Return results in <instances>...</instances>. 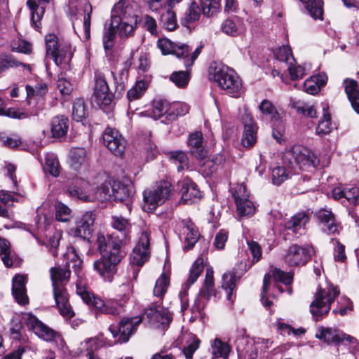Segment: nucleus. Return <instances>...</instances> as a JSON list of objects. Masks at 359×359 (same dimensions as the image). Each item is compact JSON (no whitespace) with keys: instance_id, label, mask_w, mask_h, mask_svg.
Instances as JSON below:
<instances>
[{"instance_id":"obj_61","label":"nucleus","mask_w":359,"mask_h":359,"mask_svg":"<svg viewBox=\"0 0 359 359\" xmlns=\"http://www.w3.org/2000/svg\"><path fill=\"white\" fill-rule=\"evenodd\" d=\"M201 340L193 336L191 341L184 348L183 353L187 359H191L194 352L199 348Z\"/></svg>"},{"instance_id":"obj_46","label":"nucleus","mask_w":359,"mask_h":359,"mask_svg":"<svg viewBox=\"0 0 359 359\" xmlns=\"http://www.w3.org/2000/svg\"><path fill=\"white\" fill-rule=\"evenodd\" d=\"M274 55L276 60L285 65V67L294 60V57L292 55V50L287 46H283L276 49Z\"/></svg>"},{"instance_id":"obj_35","label":"nucleus","mask_w":359,"mask_h":359,"mask_svg":"<svg viewBox=\"0 0 359 359\" xmlns=\"http://www.w3.org/2000/svg\"><path fill=\"white\" fill-rule=\"evenodd\" d=\"M70 166L78 170L86 163V151L83 147L73 148L69 152Z\"/></svg>"},{"instance_id":"obj_48","label":"nucleus","mask_w":359,"mask_h":359,"mask_svg":"<svg viewBox=\"0 0 359 359\" xmlns=\"http://www.w3.org/2000/svg\"><path fill=\"white\" fill-rule=\"evenodd\" d=\"M87 111L85 107L84 100L81 98H77L73 103L72 118L76 121H81L86 118Z\"/></svg>"},{"instance_id":"obj_27","label":"nucleus","mask_w":359,"mask_h":359,"mask_svg":"<svg viewBox=\"0 0 359 359\" xmlns=\"http://www.w3.org/2000/svg\"><path fill=\"white\" fill-rule=\"evenodd\" d=\"M309 215L306 212H298L292 216L286 223L285 229L294 233H302L306 224L309 222Z\"/></svg>"},{"instance_id":"obj_34","label":"nucleus","mask_w":359,"mask_h":359,"mask_svg":"<svg viewBox=\"0 0 359 359\" xmlns=\"http://www.w3.org/2000/svg\"><path fill=\"white\" fill-rule=\"evenodd\" d=\"M239 277L236 276L234 271H229L224 273L222 276V287L226 292V297L229 301H233V290L236 286V283Z\"/></svg>"},{"instance_id":"obj_23","label":"nucleus","mask_w":359,"mask_h":359,"mask_svg":"<svg viewBox=\"0 0 359 359\" xmlns=\"http://www.w3.org/2000/svg\"><path fill=\"white\" fill-rule=\"evenodd\" d=\"M332 196L336 200L344 198L351 204L356 205L359 199V187L355 185L337 186L332 189Z\"/></svg>"},{"instance_id":"obj_4","label":"nucleus","mask_w":359,"mask_h":359,"mask_svg":"<svg viewBox=\"0 0 359 359\" xmlns=\"http://www.w3.org/2000/svg\"><path fill=\"white\" fill-rule=\"evenodd\" d=\"M139 18V8L134 2L119 1L111 13V26L117 28L121 37L133 36L137 27Z\"/></svg>"},{"instance_id":"obj_52","label":"nucleus","mask_w":359,"mask_h":359,"mask_svg":"<svg viewBox=\"0 0 359 359\" xmlns=\"http://www.w3.org/2000/svg\"><path fill=\"white\" fill-rule=\"evenodd\" d=\"M290 172L283 166H277L272 170L271 178L273 184L279 186L287 180Z\"/></svg>"},{"instance_id":"obj_10","label":"nucleus","mask_w":359,"mask_h":359,"mask_svg":"<svg viewBox=\"0 0 359 359\" xmlns=\"http://www.w3.org/2000/svg\"><path fill=\"white\" fill-rule=\"evenodd\" d=\"M157 46L163 55L173 54L183 61L187 68L191 67L201 51V47H198L190 53L189 48L184 43H174L168 39H158Z\"/></svg>"},{"instance_id":"obj_47","label":"nucleus","mask_w":359,"mask_h":359,"mask_svg":"<svg viewBox=\"0 0 359 359\" xmlns=\"http://www.w3.org/2000/svg\"><path fill=\"white\" fill-rule=\"evenodd\" d=\"M36 0H28L27 2V6L30 8L32 11V21L33 23H36V22L39 21L44 13V8L40 7L38 4L36 3ZM39 4L43 3H48L50 1V0H37Z\"/></svg>"},{"instance_id":"obj_22","label":"nucleus","mask_w":359,"mask_h":359,"mask_svg":"<svg viewBox=\"0 0 359 359\" xmlns=\"http://www.w3.org/2000/svg\"><path fill=\"white\" fill-rule=\"evenodd\" d=\"M177 188L182 194V200L186 203L192 202L194 199L201 196L198 186L188 177L177 182Z\"/></svg>"},{"instance_id":"obj_20","label":"nucleus","mask_w":359,"mask_h":359,"mask_svg":"<svg viewBox=\"0 0 359 359\" xmlns=\"http://www.w3.org/2000/svg\"><path fill=\"white\" fill-rule=\"evenodd\" d=\"M95 217L91 212H86L76 220V225L70 229V233L83 240H88L93 229Z\"/></svg>"},{"instance_id":"obj_56","label":"nucleus","mask_w":359,"mask_h":359,"mask_svg":"<svg viewBox=\"0 0 359 359\" xmlns=\"http://www.w3.org/2000/svg\"><path fill=\"white\" fill-rule=\"evenodd\" d=\"M170 160L173 163L177 164V170L179 172L183 170L185 168H188V158L187 154L182 151H176L171 153Z\"/></svg>"},{"instance_id":"obj_29","label":"nucleus","mask_w":359,"mask_h":359,"mask_svg":"<svg viewBox=\"0 0 359 359\" xmlns=\"http://www.w3.org/2000/svg\"><path fill=\"white\" fill-rule=\"evenodd\" d=\"M69 128V119L65 116H55L50 123V132L54 138L66 135Z\"/></svg>"},{"instance_id":"obj_42","label":"nucleus","mask_w":359,"mask_h":359,"mask_svg":"<svg viewBox=\"0 0 359 359\" xmlns=\"http://www.w3.org/2000/svg\"><path fill=\"white\" fill-rule=\"evenodd\" d=\"M169 285V278L165 274H162L156 281L155 286L153 290V294L155 297L158 298V303L162 301L165 294L167 292Z\"/></svg>"},{"instance_id":"obj_39","label":"nucleus","mask_w":359,"mask_h":359,"mask_svg":"<svg viewBox=\"0 0 359 359\" xmlns=\"http://www.w3.org/2000/svg\"><path fill=\"white\" fill-rule=\"evenodd\" d=\"M212 358H222L226 359L230 352L229 346L219 339H215L211 343Z\"/></svg>"},{"instance_id":"obj_58","label":"nucleus","mask_w":359,"mask_h":359,"mask_svg":"<svg viewBox=\"0 0 359 359\" xmlns=\"http://www.w3.org/2000/svg\"><path fill=\"white\" fill-rule=\"evenodd\" d=\"M146 89V86L144 81H140L128 91V98L129 101H133L140 98Z\"/></svg>"},{"instance_id":"obj_19","label":"nucleus","mask_w":359,"mask_h":359,"mask_svg":"<svg viewBox=\"0 0 359 359\" xmlns=\"http://www.w3.org/2000/svg\"><path fill=\"white\" fill-rule=\"evenodd\" d=\"M149 245V233L142 231L130 255V262L133 265L141 266L148 260L150 254Z\"/></svg>"},{"instance_id":"obj_64","label":"nucleus","mask_w":359,"mask_h":359,"mask_svg":"<svg viewBox=\"0 0 359 359\" xmlns=\"http://www.w3.org/2000/svg\"><path fill=\"white\" fill-rule=\"evenodd\" d=\"M118 31L117 28L110 27L103 36V46L106 50H111L114 46V41L116 37V32Z\"/></svg>"},{"instance_id":"obj_38","label":"nucleus","mask_w":359,"mask_h":359,"mask_svg":"<svg viewBox=\"0 0 359 359\" xmlns=\"http://www.w3.org/2000/svg\"><path fill=\"white\" fill-rule=\"evenodd\" d=\"M203 259L198 257L192 264L189 271V278L185 283L186 289H189L201 276L203 271Z\"/></svg>"},{"instance_id":"obj_5","label":"nucleus","mask_w":359,"mask_h":359,"mask_svg":"<svg viewBox=\"0 0 359 359\" xmlns=\"http://www.w3.org/2000/svg\"><path fill=\"white\" fill-rule=\"evenodd\" d=\"M209 78L232 97H238L241 92V79L233 69L222 63H211L209 67Z\"/></svg>"},{"instance_id":"obj_3","label":"nucleus","mask_w":359,"mask_h":359,"mask_svg":"<svg viewBox=\"0 0 359 359\" xmlns=\"http://www.w3.org/2000/svg\"><path fill=\"white\" fill-rule=\"evenodd\" d=\"M96 244L102 257L94 262L93 269L104 280L111 282L116 273L118 264L125 255L121 250L123 240L114 235L98 233Z\"/></svg>"},{"instance_id":"obj_41","label":"nucleus","mask_w":359,"mask_h":359,"mask_svg":"<svg viewBox=\"0 0 359 359\" xmlns=\"http://www.w3.org/2000/svg\"><path fill=\"white\" fill-rule=\"evenodd\" d=\"M310 15L315 19L322 18L323 2L322 0H300Z\"/></svg>"},{"instance_id":"obj_37","label":"nucleus","mask_w":359,"mask_h":359,"mask_svg":"<svg viewBox=\"0 0 359 359\" xmlns=\"http://www.w3.org/2000/svg\"><path fill=\"white\" fill-rule=\"evenodd\" d=\"M260 111L266 116V118L274 122V125L277 123V126L280 123V115L273 106V104L268 100H264L259 106Z\"/></svg>"},{"instance_id":"obj_21","label":"nucleus","mask_w":359,"mask_h":359,"mask_svg":"<svg viewBox=\"0 0 359 359\" xmlns=\"http://www.w3.org/2000/svg\"><path fill=\"white\" fill-rule=\"evenodd\" d=\"M27 275L16 274L12 280V294L15 301L20 305L28 304L26 283Z\"/></svg>"},{"instance_id":"obj_43","label":"nucleus","mask_w":359,"mask_h":359,"mask_svg":"<svg viewBox=\"0 0 359 359\" xmlns=\"http://www.w3.org/2000/svg\"><path fill=\"white\" fill-rule=\"evenodd\" d=\"M111 226L123 233V243L127 238V235L130 233V224L129 221L122 216L111 217Z\"/></svg>"},{"instance_id":"obj_40","label":"nucleus","mask_w":359,"mask_h":359,"mask_svg":"<svg viewBox=\"0 0 359 359\" xmlns=\"http://www.w3.org/2000/svg\"><path fill=\"white\" fill-rule=\"evenodd\" d=\"M65 257L67 260V269L70 270V268H72L75 273L79 276L82 266V260L77 255L76 250L73 248L68 249Z\"/></svg>"},{"instance_id":"obj_1","label":"nucleus","mask_w":359,"mask_h":359,"mask_svg":"<svg viewBox=\"0 0 359 359\" xmlns=\"http://www.w3.org/2000/svg\"><path fill=\"white\" fill-rule=\"evenodd\" d=\"M142 321L154 327L165 329L172 321V314L168 308L156 303L147 308L141 317L124 318L118 325H111L109 327V330L115 339L114 343L127 342Z\"/></svg>"},{"instance_id":"obj_36","label":"nucleus","mask_w":359,"mask_h":359,"mask_svg":"<svg viewBox=\"0 0 359 359\" xmlns=\"http://www.w3.org/2000/svg\"><path fill=\"white\" fill-rule=\"evenodd\" d=\"M162 13L160 17V22L162 26L168 31H173L177 27V22L175 13L172 8L168 7L161 10Z\"/></svg>"},{"instance_id":"obj_24","label":"nucleus","mask_w":359,"mask_h":359,"mask_svg":"<svg viewBox=\"0 0 359 359\" xmlns=\"http://www.w3.org/2000/svg\"><path fill=\"white\" fill-rule=\"evenodd\" d=\"M221 29L228 36H238L243 34L246 28L243 20L236 17L226 19L221 25Z\"/></svg>"},{"instance_id":"obj_51","label":"nucleus","mask_w":359,"mask_h":359,"mask_svg":"<svg viewBox=\"0 0 359 359\" xmlns=\"http://www.w3.org/2000/svg\"><path fill=\"white\" fill-rule=\"evenodd\" d=\"M190 79L189 71L174 72L170 76V80L178 88H184L189 83Z\"/></svg>"},{"instance_id":"obj_60","label":"nucleus","mask_w":359,"mask_h":359,"mask_svg":"<svg viewBox=\"0 0 359 359\" xmlns=\"http://www.w3.org/2000/svg\"><path fill=\"white\" fill-rule=\"evenodd\" d=\"M201 16V8L196 3H191L189 6L184 20L187 22H194L199 19Z\"/></svg>"},{"instance_id":"obj_45","label":"nucleus","mask_w":359,"mask_h":359,"mask_svg":"<svg viewBox=\"0 0 359 359\" xmlns=\"http://www.w3.org/2000/svg\"><path fill=\"white\" fill-rule=\"evenodd\" d=\"M168 119L174 120L179 116H184L189 112V107L184 102L170 103Z\"/></svg>"},{"instance_id":"obj_50","label":"nucleus","mask_w":359,"mask_h":359,"mask_svg":"<svg viewBox=\"0 0 359 359\" xmlns=\"http://www.w3.org/2000/svg\"><path fill=\"white\" fill-rule=\"evenodd\" d=\"M265 276H269V279L271 277H273L275 281L281 282L286 285H290L293 280L292 273L284 272L278 268L271 269L269 273Z\"/></svg>"},{"instance_id":"obj_26","label":"nucleus","mask_w":359,"mask_h":359,"mask_svg":"<svg viewBox=\"0 0 359 359\" xmlns=\"http://www.w3.org/2000/svg\"><path fill=\"white\" fill-rule=\"evenodd\" d=\"M170 102L166 100H157L153 102L152 106L147 110L142 112L141 114L158 119L163 115H166L168 118Z\"/></svg>"},{"instance_id":"obj_28","label":"nucleus","mask_w":359,"mask_h":359,"mask_svg":"<svg viewBox=\"0 0 359 359\" xmlns=\"http://www.w3.org/2000/svg\"><path fill=\"white\" fill-rule=\"evenodd\" d=\"M318 217L320 222L322 230L327 234H334L338 232V226L335 222L333 214L326 210L318 212Z\"/></svg>"},{"instance_id":"obj_12","label":"nucleus","mask_w":359,"mask_h":359,"mask_svg":"<svg viewBox=\"0 0 359 359\" xmlns=\"http://www.w3.org/2000/svg\"><path fill=\"white\" fill-rule=\"evenodd\" d=\"M171 192V184L168 181H161L151 189L144 190L143 210L148 212L154 211L169 198Z\"/></svg>"},{"instance_id":"obj_49","label":"nucleus","mask_w":359,"mask_h":359,"mask_svg":"<svg viewBox=\"0 0 359 359\" xmlns=\"http://www.w3.org/2000/svg\"><path fill=\"white\" fill-rule=\"evenodd\" d=\"M55 218L57 221L67 222L72 217V210L65 204L61 202H56L55 204Z\"/></svg>"},{"instance_id":"obj_31","label":"nucleus","mask_w":359,"mask_h":359,"mask_svg":"<svg viewBox=\"0 0 359 359\" xmlns=\"http://www.w3.org/2000/svg\"><path fill=\"white\" fill-rule=\"evenodd\" d=\"M244 133L242 138V143L244 147H252L257 141V130L252 118L246 114V120L244 121Z\"/></svg>"},{"instance_id":"obj_54","label":"nucleus","mask_w":359,"mask_h":359,"mask_svg":"<svg viewBox=\"0 0 359 359\" xmlns=\"http://www.w3.org/2000/svg\"><path fill=\"white\" fill-rule=\"evenodd\" d=\"M202 11L204 15L211 17L215 15L219 10L218 0H201Z\"/></svg>"},{"instance_id":"obj_59","label":"nucleus","mask_w":359,"mask_h":359,"mask_svg":"<svg viewBox=\"0 0 359 359\" xmlns=\"http://www.w3.org/2000/svg\"><path fill=\"white\" fill-rule=\"evenodd\" d=\"M85 12L87 13L83 18V30L85 38L89 39L90 37V22H91V13L92 6L90 4L86 3L84 6Z\"/></svg>"},{"instance_id":"obj_11","label":"nucleus","mask_w":359,"mask_h":359,"mask_svg":"<svg viewBox=\"0 0 359 359\" xmlns=\"http://www.w3.org/2000/svg\"><path fill=\"white\" fill-rule=\"evenodd\" d=\"M339 294V288L333 285L320 289L316 293L315 299L310 305V311L316 321L328 313L331 303Z\"/></svg>"},{"instance_id":"obj_62","label":"nucleus","mask_w":359,"mask_h":359,"mask_svg":"<svg viewBox=\"0 0 359 359\" xmlns=\"http://www.w3.org/2000/svg\"><path fill=\"white\" fill-rule=\"evenodd\" d=\"M46 163L50 175L54 177H57L60 175V163L57 158L53 156H48L46 158Z\"/></svg>"},{"instance_id":"obj_8","label":"nucleus","mask_w":359,"mask_h":359,"mask_svg":"<svg viewBox=\"0 0 359 359\" xmlns=\"http://www.w3.org/2000/svg\"><path fill=\"white\" fill-rule=\"evenodd\" d=\"M46 56L51 58L57 65L68 64L72 58L73 50L70 43L56 34L45 36Z\"/></svg>"},{"instance_id":"obj_17","label":"nucleus","mask_w":359,"mask_h":359,"mask_svg":"<svg viewBox=\"0 0 359 359\" xmlns=\"http://www.w3.org/2000/svg\"><path fill=\"white\" fill-rule=\"evenodd\" d=\"M316 337L327 344L344 343L345 344H353L356 341L353 337L338 330L325 327H320L318 329Z\"/></svg>"},{"instance_id":"obj_6","label":"nucleus","mask_w":359,"mask_h":359,"mask_svg":"<svg viewBox=\"0 0 359 359\" xmlns=\"http://www.w3.org/2000/svg\"><path fill=\"white\" fill-rule=\"evenodd\" d=\"M50 273L53 287V295L60 313L64 318L69 319L74 316V313L69 304L64 283L69 280L70 270L60 267H52L50 269Z\"/></svg>"},{"instance_id":"obj_25","label":"nucleus","mask_w":359,"mask_h":359,"mask_svg":"<svg viewBox=\"0 0 359 359\" xmlns=\"http://www.w3.org/2000/svg\"><path fill=\"white\" fill-rule=\"evenodd\" d=\"M182 231L183 233L185 234L184 249L189 250L195 245L200 234L194 224L189 220L182 221Z\"/></svg>"},{"instance_id":"obj_44","label":"nucleus","mask_w":359,"mask_h":359,"mask_svg":"<svg viewBox=\"0 0 359 359\" xmlns=\"http://www.w3.org/2000/svg\"><path fill=\"white\" fill-rule=\"evenodd\" d=\"M327 105L323 106V116L320 120L316 128L317 135L321 136L328 134L332 129L330 114L327 111Z\"/></svg>"},{"instance_id":"obj_18","label":"nucleus","mask_w":359,"mask_h":359,"mask_svg":"<svg viewBox=\"0 0 359 359\" xmlns=\"http://www.w3.org/2000/svg\"><path fill=\"white\" fill-rule=\"evenodd\" d=\"M23 320L28 330L33 331L39 338L46 341H51L55 338L57 333L55 330L43 324L32 314L25 313Z\"/></svg>"},{"instance_id":"obj_32","label":"nucleus","mask_w":359,"mask_h":359,"mask_svg":"<svg viewBox=\"0 0 359 359\" xmlns=\"http://www.w3.org/2000/svg\"><path fill=\"white\" fill-rule=\"evenodd\" d=\"M107 345L111 346L112 344H107ZM104 346H107V344L102 339L99 337L89 338L81 344V349L83 350L86 348L88 359H100L97 355L93 353V350H96Z\"/></svg>"},{"instance_id":"obj_63","label":"nucleus","mask_w":359,"mask_h":359,"mask_svg":"<svg viewBox=\"0 0 359 359\" xmlns=\"http://www.w3.org/2000/svg\"><path fill=\"white\" fill-rule=\"evenodd\" d=\"M203 162L200 164L201 171L203 175L209 176L217 170V167L210 157L201 158Z\"/></svg>"},{"instance_id":"obj_15","label":"nucleus","mask_w":359,"mask_h":359,"mask_svg":"<svg viewBox=\"0 0 359 359\" xmlns=\"http://www.w3.org/2000/svg\"><path fill=\"white\" fill-rule=\"evenodd\" d=\"M114 95L109 91L108 84L104 76L100 74L95 75V85L93 93V102L103 110L110 107Z\"/></svg>"},{"instance_id":"obj_9","label":"nucleus","mask_w":359,"mask_h":359,"mask_svg":"<svg viewBox=\"0 0 359 359\" xmlns=\"http://www.w3.org/2000/svg\"><path fill=\"white\" fill-rule=\"evenodd\" d=\"M287 158L291 170L296 172L299 170H309L315 168L319 165L325 167L328 165V161L320 163L315 154L309 149L302 146H294L287 153Z\"/></svg>"},{"instance_id":"obj_14","label":"nucleus","mask_w":359,"mask_h":359,"mask_svg":"<svg viewBox=\"0 0 359 359\" xmlns=\"http://www.w3.org/2000/svg\"><path fill=\"white\" fill-rule=\"evenodd\" d=\"M233 196L236 205V213L239 217H250L255 212L254 203L249 199V193L243 184H237Z\"/></svg>"},{"instance_id":"obj_13","label":"nucleus","mask_w":359,"mask_h":359,"mask_svg":"<svg viewBox=\"0 0 359 359\" xmlns=\"http://www.w3.org/2000/svg\"><path fill=\"white\" fill-rule=\"evenodd\" d=\"M313 252L312 246L292 244L285 250L282 259L289 266H304L311 259Z\"/></svg>"},{"instance_id":"obj_2","label":"nucleus","mask_w":359,"mask_h":359,"mask_svg":"<svg viewBox=\"0 0 359 359\" xmlns=\"http://www.w3.org/2000/svg\"><path fill=\"white\" fill-rule=\"evenodd\" d=\"M76 184L81 187L76 185L69 186L67 191L69 196L86 202H104L109 200L123 201L131 194L129 187L118 181H114L112 183L105 182L96 189L81 180H77Z\"/></svg>"},{"instance_id":"obj_16","label":"nucleus","mask_w":359,"mask_h":359,"mask_svg":"<svg viewBox=\"0 0 359 359\" xmlns=\"http://www.w3.org/2000/svg\"><path fill=\"white\" fill-rule=\"evenodd\" d=\"M103 142L106 147L115 156H121L126 149V140L116 129L107 128L102 135Z\"/></svg>"},{"instance_id":"obj_53","label":"nucleus","mask_w":359,"mask_h":359,"mask_svg":"<svg viewBox=\"0 0 359 359\" xmlns=\"http://www.w3.org/2000/svg\"><path fill=\"white\" fill-rule=\"evenodd\" d=\"M26 91L29 104L31 103V99L34 97H42L48 92V86L45 83H36L34 86L27 85L26 86Z\"/></svg>"},{"instance_id":"obj_57","label":"nucleus","mask_w":359,"mask_h":359,"mask_svg":"<svg viewBox=\"0 0 359 359\" xmlns=\"http://www.w3.org/2000/svg\"><path fill=\"white\" fill-rule=\"evenodd\" d=\"M1 64L4 67V71L6 69L22 66L23 69H26L27 72H31V67L29 65L22 63L18 61L13 56H6L4 57H1Z\"/></svg>"},{"instance_id":"obj_55","label":"nucleus","mask_w":359,"mask_h":359,"mask_svg":"<svg viewBox=\"0 0 359 359\" xmlns=\"http://www.w3.org/2000/svg\"><path fill=\"white\" fill-rule=\"evenodd\" d=\"M10 243L4 238H0V256L6 266L9 267L13 265V262L10 258Z\"/></svg>"},{"instance_id":"obj_33","label":"nucleus","mask_w":359,"mask_h":359,"mask_svg":"<svg viewBox=\"0 0 359 359\" xmlns=\"http://www.w3.org/2000/svg\"><path fill=\"white\" fill-rule=\"evenodd\" d=\"M203 136L201 132L191 133L188 139V145L190 152L198 158H203L205 151L202 147Z\"/></svg>"},{"instance_id":"obj_7","label":"nucleus","mask_w":359,"mask_h":359,"mask_svg":"<svg viewBox=\"0 0 359 359\" xmlns=\"http://www.w3.org/2000/svg\"><path fill=\"white\" fill-rule=\"evenodd\" d=\"M76 293L85 303L93 306L100 313L114 316L121 313L122 308L130 298L128 294H124L119 302L114 299L104 302L95 297L85 285H82L81 282L76 283Z\"/></svg>"},{"instance_id":"obj_30","label":"nucleus","mask_w":359,"mask_h":359,"mask_svg":"<svg viewBox=\"0 0 359 359\" xmlns=\"http://www.w3.org/2000/svg\"><path fill=\"white\" fill-rule=\"evenodd\" d=\"M345 92L353 109L359 114V91L357 90L358 83L353 79H346L344 81Z\"/></svg>"}]
</instances>
